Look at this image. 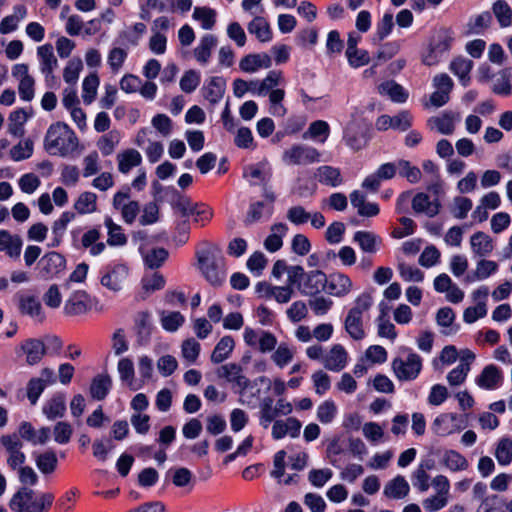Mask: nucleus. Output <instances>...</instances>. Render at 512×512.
Returning a JSON list of instances; mask_svg holds the SVG:
<instances>
[{
	"label": "nucleus",
	"mask_w": 512,
	"mask_h": 512,
	"mask_svg": "<svg viewBox=\"0 0 512 512\" xmlns=\"http://www.w3.org/2000/svg\"><path fill=\"white\" fill-rule=\"evenodd\" d=\"M498 270V263L493 260H488L484 258H480L477 261L475 270L472 273H469L465 276V283H472L475 281H481L489 278L491 275L495 274Z\"/></svg>",
	"instance_id": "24"
},
{
	"label": "nucleus",
	"mask_w": 512,
	"mask_h": 512,
	"mask_svg": "<svg viewBox=\"0 0 512 512\" xmlns=\"http://www.w3.org/2000/svg\"><path fill=\"white\" fill-rule=\"evenodd\" d=\"M343 139L354 151H359L365 146V124L361 118L352 116L345 126Z\"/></svg>",
	"instance_id": "8"
},
{
	"label": "nucleus",
	"mask_w": 512,
	"mask_h": 512,
	"mask_svg": "<svg viewBox=\"0 0 512 512\" xmlns=\"http://www.w3.org/2000/svg\"><path fill=\"white\" fill-rule=\"evenodd\" d=\"M104 225L107 228V244L110 246H123L127 243V237L123 233L122 227L112 220L110 217H106Z\"/></svg>",
	"instance_id": "40"
},
{
	"label": "nucleus",
	"mask_w": 512,
	"mask_h": 512,
	"mask_svg": "<svg viewBox=\"0 0 512 512\" xmlns=\"http://www.w3.org/2000/svg\"><path fill=\"white\" fill-rule=\"evenodd\" d=\"M412 208L415 213H424L428 217H434L439 213L440 204L437 200L430 201L425 193H417L412 199Z\"/></svg>",
	"instance_id": "30"
},
{
	"label": "nucleus",
	"mask_w": 512,
	"mask_h": 512,
	"mask_svg": "<svg viewBox=\"0 0 512 512\" xmlns=\"http://www.w3.org/2000/svg\"><path fill=\"white\" fill-rule=\"evenodd\" d=\"M235 347L234 339L231 336L222 337L216 344L212 354L211 362L219 364L228 359Z\"/></svg>",
	"instance_id": "37"
},
{
	"label": "nucleus",
	"mask_w": 512,
	"mask_h": 512,
	"mask_svg": "<svg viewBox=\"0 0 512 512\" xmlns=\"http://www.w3.org/2000/svg\"><path fill=\"white\" fill-rule=\"evenodd\" d=\"M493 92L502 96L512 94V68L503 69L499 73L493 85Z\"/></svg>",
	"instance_id": "45"
},
{
	"label": "nucleus",
	"mask_w": 512,
	"mask_h": 512,
	"mask_svg": "<svg viewBox=\"0 0 512 512\" xmlns=\"http://www.w3.org/2000/svg\"><path fill=\"white\" fill-rule=\"evenodd\" d=\"M410 492V486L407 480L397 475L388 481L383 490V494L389 499H404Z\"/></svg>",
	"instance_id": "28"
},
{
	"label": "nucleus",
	"mask_w": 512,
	"mask_h": 512,
	"mask_svg": "<svg viewBox=\"0 0 512 512\" xmlns=\"http://www.w3.org/2000/svg\"><path fill=\"white\" fill-rule=\"evenodd\" d=\"M117 371L119 373L120 380L134 389L133 383L135 371L133 361L129 358H121L117 365Z\"/></svg>",
	"instance_id": "62"
},
{
	"label": "nucleus",
	"mask_w": 512,
	"mask_h": 512,
	"mask_svg": "<svg viewBox=\"0 0 512 512\" xmlns=\"http://www.w3.org/2000/svg\"><path fill=\"white\" fill-rule=\"evenodd\" d=\"M128 273L129 269L124 264L109 266L103 273L100 283L112 292H119L122 289V285L126 280Z\"/></svg>",
	"instance_id": "10"
},
{
	"label": "nucleus",
	"mask_w": 512,
	"mask_h": 512,
	"mask_svg": "<svg viewBox=\"0 0 512 512\" xmlns=\"http://www.w3.org/2000/svg\"><path fill=\"white\" fill-rule=\"evenodd\" d=\"M0 442L8 455L7 464L11 469L16 470L24 464L26 456L22 452L23 443L17 434L3 435Z\"/></svg>",
	"instance_id": "7"
},
{
	"label": "nucleus",
	"mask_w": 512,
	"mask_h": 512,
	"mask_svg": "<svg viewBox=\"0 0 512 512\" xmlns=\"http://www.w3.org/2000/svg\"><path fill=\"white\" fill-rule=\"evenodd\" d=\"M397 170L400 176L406 178L412 184L418 183L421 180V170L407 160H399L397 162Z\"/></svg>",
	"instance_id": "61"
},
{
	"label": "nucleus",
	"mask_w": 512,
	"mask_h": 512,
	"mask_svg": "<svg viewBox=\"0 0 512 512\" xmlns=\"http://www.w3.org/2000/svg\"><path fill=\"white\" fill-rule=\"evenodd\" d=\"M112 387V379L108 374L96 375L90 385V395L93 399L101 401L103 400Z\"/></svg>",
	"instance_id": "34"
},
{
	"label": "nucleus",
	"mask_w": 512,
	"mask_h": 512,
	"mask_svg": "<svg viewBox=\"0 0 512 512\" xmlns=\"http://www.w3.org/2000/svg\"><path fill=\"white\" fill-rule=\"evenodd\" d=\"M26 16V8L18 5L11 15L5 17L0 24V32H12L18 28L19 23Z\"/></svg>",
	"instance_id": "50"
},
{
	"label": "nucleus",
	"mask_w": 512,
	"mask_h": 512,
	"mask_svg": "<svg viewBox=\"0 0 512 512\" xmlns=\"http://www.w3.org/2000/svg\"><path fill=\"white\" fill-rule=\"evenodd\" d=\"M348 362V353L341 344L333 345L323 358L326 369L334 372L343 370Z\"/></svg>",
	"instance_id": "18"
},
{
	"label": "nucleus",
	"mask_w": 512,
	"mask_h": 512,
	"mask_svg": "<svg viewBox=\"0 0 512 512\" xmlns=\"http://www.w3.org/2000/svg\"><path fill=\"white\" fill-rule=\"evenodd\" d=\"M378 91L382 95H387L394 102L403 103L408 98V93L404 88L394 81H387L378 86Z\"/></svg>",
	"instance_id": "41"
},
{
	"label": "nucleus",
	"mask_w": 512,
	"mask_h": 512,
	"mask_svg": "<svg viewBox=\"0 0 512 512\" xmlns=\"http://www.w3.org/2000/svg\"><path fill=\"white\" fill-rule=\"evenodd\" d=\"M504 501L498 495L487 496L476 512H504Z\"/></svg>",
	"instance_id": "64"
},
{
	"label": "nucleus",
	"mask_w": 512,
	"mask_h": 512,
	"mask_svg": "<svg viewBox=\"0 0 512 512\" xmlns=\"http://www.w3.org/2000/svg\"><path fill=\"white\" fill-rule=\"evenodd\" d=\"M302 424L294 418L288 417L285 420H275L272 425V437L275 440L290 436L291 438H297L300 435Z\"/></svg>",
	"instance_id": "17"
},
{
	"label": "nucleus",
	"mask_w": 512,
	"mask_h": 512,
	"mask_svg": "<svg viewBox=\"0 0 512 512\" xmlns=\"http://www.w3.org/2000/svg\"><path fill=\"white\" fill-rule=\"evenodd\" d=\"M288 226L284 223H277L271 227L269 236L264 241V247L269 252H276L282 247V238L286 235Z\"/></svg>",
	"instance_id": "38"
},
{
	"label": "nucleus",
	"mask_w": 512,
	"mask_h": 512,
	"mask_svg": "<svg viewBox=\"0 0 512 512\" xmlns=\"http://www.w3.org/2000/svg\"><path fill=\"white\" fill-rule=\"evenodd\" d=\"M392 369L400 381H411L418 377L422 369V359L416 353H409L405 359L395 358Z\"/></svg>",
	"instance_id": "5"
},
{
	"label": "nucleus",
	"mask_w": 512,
	"mask_h": 512,
	"mask_svg": "<svg viewBox=\"0 0 512 512\" xmlns=\"http://www.w3.org/2000/svg\"><path fill=\"white\" fill-rule=\"evenodd\" d=\"M472 253L480 258L491 254L494 250L492 238L484 232L478 231L470 237Z\"/></svg>",
	"instance_id": "27"
},
{
	"label": "nucleus",
	"mask_w": 512,
	"mask_h": 512,
	"mask_svg": "<svg viewBox=\"0 0 512 512\" xmlns=\"http://www.w3.org/2000/svg\"><path fill=\"white\" fill-rule=\"evenodd\" d=\"M350 202L361 217H375L380 213L379 205L375 202H368L366 195L358 190L350 194Z\"/></svg>",
	"instance_id": "23"
},
{
	"label": "nucleus",
	"mask_w": 512,
	"mask_h": 512,
	"mask_svg": "<svg viewBox=\"0 0 512 512\" xmlns=\"http://www.w3.org/2000/svg\"><path fill=\"white\" fill-rule=\"evenodd\" d=\"M327 291L335 297H344L353 289L352 280L345 274L337 272L327 277Z\"/></svg>",
	"instance_id": "20"
},
{
	"label": "nucleus",
	"mask_w": 512,
	"mask_h": 512,
	"mask_svg": "<svg viewBox=\"0 0 512 512\" xmlns=\"http://www.w3.org/2000/svg\"><path fill=\"white\" fill-rule=\"evenodd\" d=\"M282 159L289 165H309L319 162L320 153L313 147L297 144L285 150Z\"/></svg>",
	"instance_id": "6"
},
{
	"label": "nucleus",
	"mask_w": 512,
	"mask_h": 512,
	"mask_svg": "<svg viewBox=\"0 0 512 512\" xmlns=\"http://www.w3.org/2000/svg\"><path fill=\"white\" fill-rule=\"evenodd\" d=\"M455 320V314L450 307H443L438 310L436 314V322L442 328V334L452 335L456 333L457 329L452 327Z\"/></svg>",
	"instance_id": "48"
},
{
	"label": "nucleus",
	"mask_w": 512,
	"mask_h": 512,
	"mask_svg": "<svg viewBox=\"0 0 512 512\" xmlns=\"http://www.w3.org/2000/svg\"><path fill=\"white\" fill-rule=\"evenodd\" d=\"M502 380L500 370L494 365L484 367L479 376L476 378V383L479 387L487 390H493L498 387Z\"/></svg>",
	"instance_id": "31"
},
{
	"label": "nucleus",
	"mask_w": 512,
	"mask_h": 512,
	"mask_svg": "<svg viewBox=\"0 0 512 512\" xmlns=\"http://www.w3.org/2000/svg\"><path fill=\"white\" fill-rule=\"evenodd\" d=\"M472 68L473 62L463 57H458L450 63V70L460 79L463 85H467L469 82V74Z\"/></svg>",
	"instance_id": "43"
},
{
	"label": "nucleus",
	"mask_w": 512,
	"mask_h": 512,
	"mask_svg": "<svg viewBox=\"0 0 512 512\" xmlns=\"http://www.w3.org/2000/svg\"><path fill=\"white\" fill-rule=\"evenodd\" d=\"M78 145L76 134L63 122L52 124L44 138V149L53 156L67 157L77 150Z\"/></svg>",
	"instance_id": "2"
},
{
	"label": "nucleus",
	"mask_w": 512,
	"mask_h": 512,
	"mask_svg": "<svg viewBox=\"0 0 512 512\" xmlns=\"http://www.w3.org/2000/svg\"><path fill=\"white\" fill-rule=\"evenodd\" d=\"M19 310L22 314L31 317L36 322H43L45 313L37 297L29 294L18 296Z\"/></svg>",
	"instance_id": "16"
},
{
	"label": "nucleus",
	"mask_w": 512,
	"mask_h": 512,
	"mask_svg": "<svg viewBox=\"0 0 512 512\" xmlns=\"http://www.w3.org/2000/svg\"><path fill=\"white\" fill-rule=\"evenodd\" d=\"M444 465L451 471H462L468 468L467 459L455 450H448L443 455Z\"/></svg>",
	"instance_id": "53"
},
{
	"label": "nucleus",
	"mask_w": 512,
	"mask_h": 512,
	"mask_svg": "<svg viewBox=\"0 0 512 512\" xmlns=\"http://www.w3.org/2000/svg\"><path fill=\"white\" fill-rule=\"evenodd\" d=\"M495 458L502 466H507L512 462V439L502 437L495 447Z\"/></svg>",
	"instance_id": "47"
},
{
	"label": "nucleus",
	"mask_w": 512,
	"mask_h": 512,
	"mask_svg": "<svg viewBox=\"0 0 512 512\" xmlns=\"http://www.w3.org/2000/svg\"><path fill=\"white\" fill-rule=\"evenodd\" d=\"M165 284L164 276L158 272L145 275L141 280V290L136 295V300H146L152 293L162 290Z\"/></svg>",
	"instance_id": "22"
},
{
	"label": "nucleus",
	"mask_w": 512,
	"mask_h": 512,
	"mask_svg": "<svg viewBox=\"0 0 512 512\" xmlns=\"http://www.w3.org/2000/svg\"><path fill=\"white\" fill-rule=\"evenodd\" d=\"M120 139V133L117 130H112L98 140L97 147L103 156H109L114 152Z\"/></svg>",
	"instance_id": "52"
},
{
	"label": "nucleus",
	"mask_w": 512,
	"mask_h": 512,
	"mask_svg": "<svg viewBox=\"0 0 512 512\" xmlns=\"http://www.w3.org/2000/svg\"><path fill=\"white\" fill-rule=\"evenodd\" d=\"M451 38L447 35L439 34L434 37L430 43L427 51L422 56V61L427 66L436 65L441 56L450 48Z\"/></svg>",
	"instance_id": "13"
},
{
	"label": "nucleus",
	"mask_w": 512,
	"mask_h": 512,
	"mask_svg": "<svg viewBox=\"0 0 512 512\" xmlns=\"http://www.w3.org/2000/svg\"><path fill=\"white\" fill-rule=\"evenodd\" d=\"M38 55L41 59L42 72L49 76L50 74H52L54 68L58 64V61L53 53V47L49 44L40 46L38 48Z\"/></svg>",
	"instance_id": "49"
},
{
	"label": "nucleus",
	"mask_w": 512,
	"mask_h": 512,
	"mask_svg": "<svg viewBox=\"0 0 512 512\" xmlns=\"http://www.w3.org/2000/svg\"><path fill=\"white\" fill-rule=\"evenodd\" d=\"M66 260L57 252L45 254L38 263L39 274L45 279L52 278L65 269Z\"/></svg>",
	"instance_id": "12"
},
{
	"label": "nucleus",
	"mask_w": 512,
	"mask_h": 512,
	"mask_svg": "<svg viewBox=\"0 0 512 512\" xmlns=\"http://www.w3.org/2000/svg\"><path fill=\"white\" fill-rule=\"evenodd\" d=\"M373 305V298L370 293L364 292L356 297L353 306L348 310L344 320L346 333L356 341L365 338L363 316Z\"/></svg>",
	"instance_id": "3"
},
{
	"label": "nucleus",
	"mask_w": 512,
	"mask_h": 512,
	"mask_svg": "<svg viewBox=\"0 0 512 512\" xmlns=\"http://www.w3.org/2000/svg\"><path fill=\"white\" fill-rule=\"evenodd\" d=\"M217 375L233 384L242 393L250 386V380L243 374V368L236 363H227L217 369Z\"/></svg>",
	"instance_id": "11"
},
{
	"label": "nucleus",
	"mask_w": 512,
	"mask_h": 512,
	"mask_svg": "<svg viewBox=\"0 0 512 512\" xmlns=\"http://www.w3.org/2000/svg\"><path fill=\"white\" fill-rule=\"evenodd\" d=\"M99 86V77L97 74L92 73L85 77L82 84V98L84 103L91 104L96 97L97 89Z\"/></svg>",
	"instance_id": "59"
},
{
	"label": "nucleus",
	"mask_w": 512,
	"mask_h": 512,
	"mask_svg": "<svg viewBox=\"0 0 512 512\" xmlns=\"http://www.w3.org/2000/svg\"><path fill=\"white\" fill-rule=\"evenodd\" d=\"M294 357V350L287 343H280L273 354L271 355L272 361L279 368L285 367L289 364Z\"/></svg>",
	"instance_id": "54"
},
{
	"label": "nucleus",
	"mask_w": 512,
	"mask_h": 512,
	"mask_svg": "<svg viewBox=\"0 0 512 512\" xmlns=\"http://www.w3.org/2000/svg\"><path fill=\"white\" fill-rule=\"evenodd\" d=\"M173 210L182 217H189L194 214L197 204L193 203L190 198L175 193L171 201Z\"/></svg>",
	"instance_id": "46"
},
{
	"label": "nucleus",
	"mask_w": 512,
	"mask_h": 512,
	"mask_svg": "<svg viewBox=\"0 0 512 512\" xmlns=\"http://www.w3.org/2000/svg\"><path fill=\"white\" fill-rule=\"evenodd\" d=\"M74 209L79 214H90L97 210V195L93 192H83L74 203Z\"/></svg>",
	"instance_id": "42"
},
{
	"label": "nucleus",
	"mask_w": 512,
	"mask_h": 512,
	"mask_svg": "<svg viewBox=\"0 0 512 512\" xmlns=\"http://www.w3.org/2000/svg\"><path fill=\"white\" fill-rule=\"evenodd\" d=\"M91 309V298L83 290L73 292L66 300L63 311L68 316H76L87 313Z\"/></svg>",
	"instance_id": "14"
},
{
	"label": "nucleus",
	"mask_w": 512,
	"mask_h": 512,
	"mask_svg": "<svg viewBox=\"0 0 512 512\" xmlns=\"http://www.w3.org/2000/svg\"><path fill=\"white\" fill-rule=\"evenodd\" d=\"M329 125L322 120L314 121L310 124L305 136L312 139H317L319 142L324 143L329 136Z\"/></svg>",
	"instance_id": "63"
},
{
	"label": "nucleus",
	"mask_w": 512,
	"mask_h": 512,
	"mask_svg": "<svg viewBox=\"0 0 512 512\" xmlns=\"http://www.w3.org/2000/svg\"><path fill=\"white\" fill-rule=\"evenodd\" d=\"M74 217V213L66 211L61 214L59 219L54 221L52 226V234L54 235L52 246L59 245L60 240L67 228V225L74 219Z\"/></svg>",
	"instance_id": "55"
},
{
	"label": "nucleus",
	"mask_w": 512,
	"mask_h": 512,
	"mask_svg": "<svg viewBox=\"0 0 512 512\" xmlns=\"http://www.w3.org/2000/svg\"><path fill=\"white\" fill-rule=\"evenodd\" d=\"M42 412L50 421L57 418H62L66 413V399L62 393L53 395L45 402L42 407Z\"/></svg>",
	"instance_id": "26"
},
{
	"label": "nucleus",
	"mask_w": 512,
	"mask_h": 512,
	"mask_svg": "<svg viewBox=\"0 0 512 512\" xmlns=\"http://www.w3.org/2000/svg\"><path fill=\"white\" fill-rule=\"evenodd\" d=\"M282 82V72L272 70L260 81V89H258V96H269L270 113L276 117H283L287 113V109L282 105L285 91L276 88Z\"/></svg>",
	"instance_id": "4"
},
{
	"label": "nucleus",
	"mask_w": 512,
	"mask_h": 512,
	"mask_svg": "<svg viewBox=\"0 0 512 512\" xmlns=\"http://www.w3.org/2000/svg\"><path fill=\"white\" fill-rule=\"evenodd\" d=\"M353 240L360 246L363 252L370 254L376 253L381 244V238L370 231L355 232Z\"/></svg>",
	"instance_id": "35"
},
{
	"label": "nucleus",
	"mask_w": 512,
	"mask_h": 512,
	"mask_svg": "<svg viewBox=\"0 0 512 512\" xmlns=\"http://www.w3.org/2000/svg\"><path fill=\"white\" fill-rule=\"evenodd\" d=\"M225 90L224 81L221 78H212L204 88V97L211 103H217Z\"/></svg>",
	"instance_id": "56"
},
{
	"label": "nucleus",
	"mask_w": 512,
	"mask_h": 512,
	"mask_svg": "<svg viewBox=\"0 0 512 512\" xmlns=\"http://www.w3.org/2000/svg\"><path fill=\"white\" fill-rule=\"evenodd\" d=\"M19 438H22L33 445H45L50 439V428L41 427L38 430L29 422H22L18 429Z\"/></svg>",
	"instance_id": "19"
},
{
	"label": "nucleus",
	"mask_w": 512,
	"mask_h": 512,
	"mask_svg": "<svg viewBox=\"0 0 512 512\" xmlns=\"http://www.w3.org/2000/svg\"><path fill=\"white\" fill-rule=\"evenodd\" d=\"M57 463V456L53 451H46L36 457V466L43 474L53 473Z\"/></svg>",
	"instance_id": "60"
},
{
	"label": "nucleus",
	"mask_w": 512,
	"mask_h": 512,
	"mask_svg": "<svg viewBox=\"0 0 512 512\" xmlns=\"http://www.w3.org/2000/svg\"><path fill=\"white\" fill-rule=\"evenodd\" d=\"M21 349L26 354V362L29 365H35L41 361L46 353L44 343L38 339H28L22 345Z\"/></svg>",
	"instance_id": "33"
},
{
	"label": "nucleus",
	"mask_w": 512,
	"mask_h": 512,
	"mask_svg": "<svg viewBox=\"0 0 512 512\" xmlns=\"http://www.w3.org/2000/svg\"><path fill=\"white\" fill-rule=\"evenodd\" d=\"M118 171L122 174L129 173L134 167L142 163V156L136 149H126L116 156Z\"/></svg>",
	"instance_id": "29"
},
{
	"label": "nucleus",
	"mask_w": 512,
	"mask_h": 512,
	"mask_svg": "<svg viewBox=\"0 0 512 512\" xmlns=\"http://www.w3.org/2000/svg\"><path fill=\"white\" fill-rule=\"evenodd\" d=\"M327 275L321 270H311L306 273L297 288L304 296H315L326 289Z\"/></svg>",
	"instance_id": "9"
},
{
	"label": "nucleus",
	"mask_w": 512,
	"mask_h": 512,
	"mask_svg": "<svg viewBox=\"0 0 512 512\" xmlns=\"http://www.w3.org/2000/svg\"><path fill=\"white\" fill-rule=\"evenodd\" d=\"M457 416L453 413H445L441 414L433 422L432 428L434 432L438 435L445 436L453 433V429L450 424L455 422Z\"/></svg>",
	"instance_id": "57"
},
{
	"label": "nucleus",
	"mask_w": 512,
	"mask_h": 512,
	"mask_svg": "<svg viewBox=\"0 0 512 512\" xmlns=\"http://www.w3.org/2000/svg\"><path fill=\"white\" fill-rule=\"evenodd\" d=\"M239 66L244 72L254 73L261 68H269L271 57L266 53L250 54L240 61Z\"/></svg>",
	"instance_id": "32"
},
{
	"label": "nucleus",
	"mask_w": 512,
	"mask_h": 512,
	"mask_svg": "<svg viewBox=\"0 0 512 512\" xmlns=\"http://www.w3.org/2000/svg\"><path fill=\"white\" fill-rule=\"evenodd\" d=\"M23 246L22 238L8 230H0V252L11 259H19Z\"/></svg>",
	"instance_id": "15"
},
{
	"label": "nucleus",
	"mask_w": 512,
	"mask_h": 512,
	"mask_svg": "<svg viewBox=\"0 0 512 512\" xmlns=\"http://www.w3.org/2000/svg\"><path fill=\"white\" fill-rule=\"evenodd\" d=\"M197 267L212 286H220L226 278L225 258L221 248L206 243L196 251Z\"/></svg>",
	"instance_id": "1"
},
{
	"label": "nucleus",
	"mask_w": 512,
	"mask_h": 512,
	"mask_svg": "<svg viewBox=\"0 0 512 512\" xmlns=\"http://www.w3.org/2000/svg\"><path fill=\"white\" fill-rule=\"evenodd\" d=\"M315 177L320 183L331 187H337L343 182L340 170L338 168L327 165L320 166L316 170Z\"/></svg>",
	"instance_id": "39"
},
{
	"label": "nucleus",
	"mask_w": 512,
	"mask_h": 512,
	"mask_svg": "<svg viewBox=\"0 0 512 512\" xmlns=\"http://www.w3.org/2000/svg\"><path fill=\"white\" fill-rule=\"evenodd\" d=\"M28 119L27 113L23 109L13 111L9 116L8 131L15 137H21L24 134V124Z\"/></svg>",
	"instance_id": "51"
},
{
	"label": "nucleus",
	"mask_w": 512,
	"mask_h": 512,
	"mask_svg": "<svg viewBox=\"0 0 512 512\" xmlns=\"http://www.w3.org/2000/svg\"><path fill=\"white\" fill-rule=\"evenodd\" d=\"M34 492L28 488H21L10 501V508L15 512H39L35 508Z\"/></svg>",
	"instance_id": "21"
},
{
	"label": "nucleus",
	"mask_w": 512,
	"mask_h": 512,
	"mask_svg": "<svg viewBox=\"0 0 512 512\" xmlns=\"http://www.w3.org/2000/svg\"><path fill=\"white\" fill-rule=\"evenodd\" d=\"M100 236L99 230L93 228L85 232L81 238L83 248L88 249L92 256L102 254L106 248V244L99 241Z\"/></svg>",
	"instance_id": "36"
},
{
	"label": "nucleus",
	"mask_w": 512,
	"mask_h": 512,
	"mask_svg": "<svg viewBox=\"0 0 512 512\" xmlns=\"http://www.w3.org/2000/svg\"><path fill=\"white\" fill-rule=\"evenodd\" d=\"M459 120V115L454 112H444L443 114L431 117L428 120V125L431 128L444 135H451L455 130V124Z\"/></svg>",
	"instance_id": "25"
},
{
	"label": "nucleus",
	"mask_w": 512,
	"mask_h": 512,
	"mask_svg": "<svg viewBox=\"0 0 512 512\" xmlns=\"http://www.w3.org/2000/svg\"><path fill=\"white\" fill-rule=\"evenodd\" d=\"M193 18L201 23L202 29L210 30L215 24L216 12L209 7H196L193 12Z\"/></svg>",
	"instance_id": "58"
},
{
	"label": "nucleus",
	"mask_w": 512,
	"mask_h": 512,
	"mask_svg": "<svg viewBox=\"0 0 512 512\" xmlns=\"http://www.w3.org/2000/svg\"><path fill=\"white\" fill-rule=\"evenodd\" d=\"M135 325L141 343H146L151 335L152 322L151 314L147 311L139 312L135 318Z\"/></svg>",
	"instance_id": "44"
}]
</instances>
